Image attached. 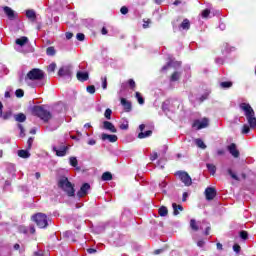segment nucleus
Masks as SVG:
<instances>
[{
  "label": "nucleus",
  "mask_w": 256,
  "mask_h": 256,
  "mask_svg": "<svg viewBox=\"0 0 256 256\" xmlns=\"http://www.w3.org/2000/svg\"><path fill=\"white\" fill-rule=\"evenodd\" d=\"M45 79V72L39 68H33L25 76V83L29 85L30 81H43Z\"/></svg>",
  "instance_id": "1"
},
{
  "label": "nucleus",
  "mask_w": 256,
  "mask_h": 256,
  "mask_svg": "<svg viewBox=\"0 0 256 256\" xmlns=\"http://www.w3.org/2000/svg\"><path fill=\"white\" fill-rule=\"evenodd\" d=\"M58 187L63 189L65 193H67L68 197H73L75 195V188L73 187V184L69 182L67 177H61L58 180Z\"/></svg>",
  "instance_id": "2"
},
{
  "label": "nucleus",
  "mask_w": 256,
  "mask_h": 256,
  "mask_svg": "<svg viewBox=\"0 0 256 256\" xmlns=\"http://www.w3.org/2000/svg\"><path fill=\"white\" fill-rule=\"evenodd\" d=\"M33 113L37 117H40L45 123H47V121H49V119L52 117L51 112L47 111V109H45L43 106H35L33 108Z\"/></svg>",
  "instance_id": "3"
},
{
  "label": "nucleus",
  "mask_w": 256,
  "mask_h": 256,
  "mask_svg": "<svg viewBox=\"0 0 256 256\" xmlns=\"http://www.w3.org/2000/svg\"><path fill=\"white\" fill-rule=\"evenodd\" d=\"M33 221L40 229H45L49 226V218L43 213H38L32 217Z\"/></svg>",
  "instance_id": "4"
},
{
  "label": "nucleus",
  "mask_w": 256,
  "mask_h": 256,
  "mask_svg": "<svg viewBox=\"0 0 256 256\" xmlns=\"http://www.w3.org/2000/svg\"><path fill=\"white\" fill-rule=\"evenodd\" d=\"M176 175L177 177H179L180 181H182V183H184L186 187H191V185L193 184V180L191 179V176H189L187 172L178 171Z\"/></svg>",
  "instance_id": "5"
},
{
  "label": "nucleus",
  "mask_w": 256,
  "mask_h": 256,
  "mask_svg": "<svg viewBox=\"0 0 256 256\" xmlns=\"http://www.w3.org/2000/svg\"><path fill=\"white\" fill-rule=\"evenodd\" d=\"M240 109L242 111H244V115L246 117V119L248 117H253V115H255V111L253 110V107H251L250 104H247V103H241L240 104Z\"/></svg>",
  "instance_id": "6"
},
{
  "label": "nucleus",
  "mask_w": 256,
  "mask_h": 256,
  "mask_svg": "<svg viewBox=\"0 0 256 256\" xmlns=\"http://www.w3.org/2000/svg\"><path fill=\"white\" fill-rule=\"evenodd\" d=\"M71 75H73V72H71L69 66H63L58 71V77H63V79H71Z\"/></svg>",
  "instance_id": "7"
},
{
  "label": "nucleus",
  "mask_w": 256,
  "mask_h": 256,
  "mask_svg": "<svg viewBox=\"0 0 256 256\" xmlns=\"http://www.w3.org/2000/svg\"><path fill=\"white\" fill-rule=\"evenodd\" d=\"M192 127L194 129H205L206 127H209V119L203 118L202 120H195Z\"/></svg>",
  "instance_id": "8"
},
{
  "label": "nucleus",
  "mask_w": 256,
  "mask_h": 256,
  "mask_svg": "<svg viewBox=\"0 0 256 256\" xmlns=\"http://www.w3.org/2000/svg\"><path fill=\"white\" fill-rule=\"evenodd\" d=\"M52 149L54 152H56L57 157H65V155H67V150L69 149V146L61 144L59 148L57 146H53Z\"/></svg>",
  "instance_id": "9"
},
{
  "label": "nucleus",
  "mask_w": 256,
  "mask_h": 256,
  "mask_svg": "<svg viewBox=\"0 0 256 256\" xmlns=\"http://www.w3.org/2000/svg\"><path fill=\"white\" fill-rule=\"evenodd\" d=\"M215 195H217V191H215V188L208 187L205 190V196L207 201H213L215 199Z\"/></svg>",
  "instance_id": "10"
},
{
  "label": "nucleus",
  "mask_w": 256,
  "mask_h": 256,
  "mask_svg": "<svg viewBox=\"0 0 256 256\" xmlns=\"http://www.w3.org/2000/svg\"><path fill=\"white\" fill-rule=\"evenodd\" d=\"M89 189H91V185H89V183H85L81 186L80 190L77 193V196L79 198L81 197H85V195H87Z\"/></svg>",
  "instance_id": "11"
},
{
  "label": "nucleus",
  "mask_w": 256,
  "mask_h": 256,
  "mask_svg": "<svg viewBox=\"0 0 256 256\" xmlns=\"http://www.w3.org/2000/svg\"><path fill=\"white\" fill-rule=\"evenodd\" d=\"M103 129L110 131V133H117V128H115V125L109 121L103 122Z\"/></svg>",
  "instance_id": "12"
},
{
  "label": "nucleus",
  "mask_w": 256,
  "mask_h": 256,
  "mask_svg": "<svg viewBox=\"0 0 256 256\" xmlns=\"http://www.w3.org/2000/svg\"><path fill=\"white\" fill-rule=\"evenodd\" d=\"M101 139H102V141H109L110 143H116L118 138H117V135L103 133L101 135Z\"/></svg>",
  "instance_id": "13"
},
{
  "label": "nucleus",
  "mask_w": 256,
  "mask_h": 256,
  "mask_svg": "<svg viewBox=\"0 0 256 256\" xmlns=\"http://www.w3.org/2000/svg\"><path fill=\"white\" fill-rule=\"evenodd\" d=\"M4 13L7 15L8 19H15V11H13L9 6L4 7Z\"/></svg>",
  "instance_id": "14"
},
{
  "label": "nucleus",
  "mask_w": 256,
  "mask_h": 256,
  "mask_svg": "<svg viewBox=\"0 0 256 256\" xmlns=\"http://www.w3.org/2000/svg\"><path fill=\"white\" fill-rule=\"evenodd\" d=\"M228 151L232 154V157H239V150H237V146L235 144L228 146Z\"/></svg>",
  "instance_id": "15"
},
{
  "label": "nucleus",
  "mask_w": 256,
  "mask_h": 256,
  "mask_svg": "<svg viewBox=\"0 0 256 256\" xmlns=\"http://www.w3.org/2000/svg\"><path fill=\"white\" fill-rule=\"evenodd\" d=\"M76 77L78 81H87L89 79V73L88 72H77Z\"/></svg>",
  "instance_id": "16"
},
{
  "label": "nucleus",
  "mask_w": 256,
  "mask_h": 256,
  "mask_svg": "<svg viewBox=\"0 0 256 256\" xmlns=\"http://www.w3.org/2000/svg\"><path fill=\"white\" fill-rule=\"evenodd\" d=\"M169 67H181V62H175L173 60H171L170 62L167 63V65H165L162 68V71H167V69H169Z\"/></svg>",
  "instance_id": "17"
},
{
  "label": "nucleus",
  "mask_w": 256,
  "mask_h": 256,
  "mask_svg": "<svg viewBox=\"0 0 256 256\" xmlns=\"http://www.w3.org/2000/svg\"><path fill=\"white\" fill-rule=\"evenodd\" d=\"M14 119L18 123H25V121L27 120V116H25V114L23 113H19L14 116Z\"/></svg>",
  "instance_id": "18"
},
{
  "label": "nucleus",
  "mask_w": 256,
  "mask_h": 256,
  "mask_svg": "<svg viewBox=\"0 0 256 256\" xmlns=\"http://www.w3.org/2000/svg\"><path fill=\"white\" fill-rule=\"evenodd\" d=\"M246 119H247L251 129H256V118H255V115L248 116V118H246Z\"/></svg>",
  "instance_id": "19"
},
{
  "label": "nucleus",
  "mask_w": 256,
  "mask_h": 256,
  "mask_svg": "<svg viewBox=\"0 0 256 256\" xmlns=\"http://www.w3.org/2000/svg\"><path fill=\"white\" fill-rule=\"evenodd\" d=\"M26 43H29V38L25 36L16 39V45H19L20 47H23Z\"/></svg>",
  "instance_id": "20"
},
{
  "label": "nucleus",
  "mask_w": 256,
  "mask_h": 256,
  "mask_svg": "<svg viewBox=\"0 0 256 256\" xmlns=\"http://www.w3.org/2000/svg\"><path fill=\"white\" fill-rule=\"evenodd\" d=\"M121 105L124 106L125 111H131V102L125 98H121Z\"/></svg>",
  "instance_id": "21"
},
{
  "label": "nucleus",
  "mask_w": 256,
  "mask_h": 256,
  "mask_svg": "<svg viewBox=\"0 0 256 256\" xmlns=\"http://www.w3.org/2000/svg\"><path fill=\"white\" fill-rule=\"evenodd\" d=\"M151 135H153V131L151 130H147L146 132H140L138 134V139H145L147 137H151Z\"/></svg>",
  "instance_id": "22"
},
{
  "label": "nucleus",
  "mask_w": 256,
  "mask_h": 256,
  "mask_svg": "<svg viewBox=\"0 0 256 256\" xmlns=\"http://www.w3.org/2000/svg\"><path fill=\"white\" fill-rule=\"evenodd\" d=\"M206 167L211 175H215V173H217V166L214 164L208 163L206 164Z\"/></svg>",
  "instance_id": "23"
},
{
  "label": "nucleus",
  "mask_w": 256,
  "mask_h": 256,
  "mask_svg": "<svg viewBox=\"0 0 256 256\" xmlns=\"http://www.w3.org/2000/svg\"><path fill=\"white\" fill-rule=\"evenodd\" d=\"M69 163L72 167H75L77 169V171H79L81 168L77 167V165H79V162L77 161V157H70L69 158Z\"/></svg>",
  "instance_id": "24"
},
{
  "label": "nucleus",
  "mask_w": 256,
  "mask_h": 256,
  "mask_svg": "<svg viewBox=\"0 0 256 256\" xmlns=\"http://www.w3.org/2000/svg\"><path fill=\"white\" fill-rule=\"evenodd\" d=\"M18 156H20L22 159H29V157H31V154L27 150H19Z\"/></svg>",
  "instance_id": "25"
},
{
  "label": "nucleus",
  "mask_w": 256,
  "mask_h": 256,
  "mask_svg": "<svg viewBox=\"0 0 256 256\" xmlns=\"http://www.w3.org/2000/svg\"><path fill=\"white\" fill-rule=\"evenodd\" d=\"M158 213L160 217H167V215L169 214V210L167 209V207L162 206L159 208Z\"/></svg>",
  "instance_id": "26"
},
{
  "label": "nucleus",
  "mask_w": 256,
  "mask_h": 256,
  "mask_svg": "<svg viewBox=\"0 0 256 256\" xmlns=\"http://www.w3.org/2000/svg\"><path fill=\"white\" fill-rule=\"evenodd\" d=\"M26 17L28 19H31V21H35V19H37V15L35 14V12L33 10H27Z\"/></svg>",
  "instance_id": "27"
},
{
  "label": "nucleus",
  "mask_w": 256,
  "mask_h": 256,
  "mask_svg": "<svg viewBox=\"0 0 256 256\" xmlns=\"http://www.w3.org/2000/svg\"><path fill=\"white\" fill-rule=\"evenodd\" d=\"M220 87L222 89H231V87H233V82H231V81L221 82Z\"/></svg>",
  "instance_id": "28"
},
{
  "label": "nucleus",
  "mask_w": 256,
  "mask_h": 256,
  "mask_svg": "<svg viewBox=\"0 0 256 256\" xmlns=\"http://www.w3.org/2000/svg\"><path fill=\"white\" fill-rule=\"evenodd\" d=\"M180 27L184 30H189V28L191 27V23L189 22V19H184Z\"/></svg>",
  "instance_id": "29"
},
{
  "label": "nucleus",
  "mask_w": 256,
  "mask_h": 256,
  "mask_svg": "<svg viewBox=\"0 0 256 256\" xmlns=\"http://www.w3.org/2000/svg\"><path fill=\"white\" fill-rule=\"evenodd\" d=\"M174 215H179V211H183V206L177 205L175 203L172 204Z\"/></svg>",
  "instance_id": "30"
},
{
  "label": "nucleus",
  "mask_w": 256,
  "mask_h": 256,
  "mask_svg": "<svg viewBox=\"0 0 256 256\" xmlns=\"http://www.w3.org/2000/svg\"><path fill=\"white\" fill-rule=\"evenodd\" d=\"M113 179V175L110 172H104L102 174V181H111Z\"/></svg>",
  "instance_id": "31"
},
{
  "label": "nucleus",
  "mask_w": 256,
  "mask_h": 256,
  "mask_svg": "<svg viewBox=\"0 0 256 256\" xmlns=\"http://www.w3.org/2000/svg\"><path fill=\"white\" fill-rule=\"evenodd\" d=\"M195 143H196L197 147H199L200 149H207V145H205V142H203V140L196 139Z\"/></svg>",
  "instance_id": "32"
},
{
  "label": "nucleus",
  "mask_w": 256,
  "mask_h": 256,
  "mask_svg": "<svg viewBox=\"0 0 256 256\" xmlns=\"http://www.w3.org/2000/svg\"><path fill=\"white\" fill-rule=\"evenodd\" d=\"M12 115H13V112H11V110L6 111L2 114L1 119H3L4 121H7V119H11Z\"/></svg>",
  "instance_id": "33"
},
{
  "label": "nucleus",
  "mask_w": 256,
  "mask_h": 256,
  "mask_svg": "<svg viewBox=\"0 0 256 256\" xmlns=\"http://www.w3.org/2000/svg\"><path fill=\"white\" fill-rule=\"evenodd\" d=\"M190 227L193 231H199V226H197V221L195 219L190 220Z\"/></svg>",
  "instance_id": "34"
},
{
  "label": "nucleus",
  "mask_w": 256,
  "mask_h": 256,
  "mask_svg": "<svg viewBox=\"0 0 256 256\" xmlns=\"http://www.w3.org/2000/svg\"><path fill=\"white\" fill-rule=\"evenodd\" d=\"M227 173L230 175V177H232V179L239 181V176H237V174H235L231 168H228Z\"/></svg>",
  "instance_id": "35"
},
{
  "label": "nucleus",
  "mask_w": 256,
  "mask_h": 256,
  "mask_svg": "<svg viewBox=\"0 0 256 256\" xmlns=\"http://www.w3.org/2000/svg\"><path fill=\"white\" fill-rule=\"evenodd\" d=\"M55 69H57V64L53 62L48 66L47 71L48 73H55Z\"/></svg>",
  "instance_id": "36"
},
{
  "label": "nucleus",
  "mask_w": 256,
  "mask_h": 256,
  "mask_svg": "<svg viewBox=\"0 0 256 256\" xmlns=\"http://www.w3.org/2000/svg\"><path fill=\"white\" fill-rule=\"evenodd\" d=\"M180 78H181V73L174 72L170 78V81H179Z\"/></svg>",
  "instance_id": "37"
},
{
  "label": "nucleus",
  "mask_w": 256,
  "mask_h": 256,
  "mask_svg": "<svg viewBox=\"0 0 256 256\" xmlns=\"http://www.w3.org/2000/svg\"><path fill=\"white\" fill-rule=\"evenodd\" d=\"M46 55L53 57V55H55V48L53 46L48 47L46 49Z\"/></svg>",
  "instance_id": "38"
},
{
  "label": "nucleus",
  "mask_w": 256,
  "mask_h": 256,
  "mask_svg": "<svg viewBox=\"0 0 256 256\" xmlns=\"http://www.w3.org/2000/svg\"><path fill=\"white\" fill-rule=\"evenodd\" d=\"M209 15H211V10H209V9H205V10H203L202 13H201V17H202L203 19H208V18H209Z\"/></svg>",
  "instance_id": "39"
},
{
  "label": "nucleus",
  "mask_w": 256,
  "mask_h": 256,
  "mask_svg": "<svg viewBox=\"0 0 256 256\" xmlns=\"http://www.w3.org/2000/svg\"><path fill=\"white\" fill-rule=\"evenodd\" d=\"M136 99H137L139 105H143L145 103L143 96H141V93H139V92H136Z\"/></svg>",
  "instance_id": "40"
},
{
  "label": "nucleus",
  "mask_w": 256,
  "mask_h": 256,
  "mask_svg": "<svg viewBox=\"0 0 256 256\" xmlns=\"http://www.w3.org/2000/svg\"><path fill=\"white\" fill-rule=\"evenodd\" d=\"M113 113V111L110 109V108H107L105 113H104V116L110 120L111 119V114Z\"/></svg>",
  "instance_id": "41"
},
{
  "label": "nucleus",
  "mask_w": 256,
  "mask_h": 256,
  "mask_svg": "<svg viewBox=\"0 0 256 256\" xmlns=\"http://www.w3.org/2000/svg\"><path fill=\"white\" fill-rule=\"evenodd\" d=\"M240 237L241 239H243L244 241L248 239L249 234L247 233V231H241L240 232Z\"/></svg>",
  "instance_id": "42"
},
{
  "label": "nucleus",
  "mask_w": 256,
  "mask_h": 256,
  "mask_svg": "<svg viewBox=\"0 0 256 256\" xmlns=\"http://www.w3.org/2000/svg\"><path fill=\"white\" fill-rule=\"evenodd\" d=\"M16 97L21 98L25 95V92L21 89L16 90L15 92Z\"/></svg>",
  "instance_id": "43"
},
{
  "label": "nucleus",
  "mask_w": 256,
  "mask_h": 256,
  "mask_svg": "<svg viewBox=\"0 0 256 256\" xmlns=\"http://www.w3.org/2000/svg\"><path fill=\"white\" fill-rule=\"evenodd\" d=\"M250 131H251V129L249 128V125L244 124V125H243V128H242V133H243V134H247V133H249Z\"/></svg>",
  "instance_id": "44"
},
{
  "label": "nucleus",
  "mask_w": 256,
  "mask_h": 256,
  "mask_svg": "<svg viewBox=\"0 0 256 256\" xmlns=\"http://www.w3.org/2000/svg\"><path fill=\"white\" fill-rule=\"evenodd\" d=\"M102 81V88L107 89V76L101 78Z\"/></svg>",
  "instance_id": "45"
},
{
  "label": "nucleus",
  "mask_w": 256,
  "mask_h": 256,
  "mask_svg": "<svg viewBox=\"0 0 256 256\" xmlns=\"http://www.w3.org/2000/svg\"><path fill=\"white\" fill-rule=\"evenodd\" d=\"M86 89H87V92L90 93V95H93L95 93V86L93 85L88 86Z\"/></svg>",
  "instance_id": "46"
},
{
  "label": "nucleus",
  "mask_w": 256,
  "mask_h": 256,
  "mask_svg": "<svg viewBox=\"0 0 256 256\" xmlns=\"http://www.w3.org/2000/svg\"><path fill=\"white\" fill-rule=\"evenodd\" d=\"M76 39H77L78 41H85V34H83V33H78V34L76 35Z\"/></svg>",
  "instance_id": "47"
},
{
  "label": "nucleus",
  "mask_w": 256,
  "mask_h": 256,
  "mask_svg": "<svg viewBox=\"0 0 256 256\" xmlns=\"http://www.w3.org/2000/svg\"><path fill=\"white\" fill-rule=\"evenodd\" d=\"M18 129H20V137H25V128H23V125L19 124Z\"/></svg>",
  "instance_id": "48"
},
{
  "label": "nucleus",
  "mask_w": 256,
  "mask_h": 256,
  "mask_svg": "<svg viewBox=\"0 0 256 256\" xmlns=\"http://www.w3.org/2000/svg\"><path fill=\"white\" fill-rule=\"evenodd\" d=\"M233 251L235 253H240L241 252V246H239V244H234Z\"/></svg>",
  "instance_id": "49"
},
{
  "label": "nucleus",
  "mask_w": 256,
  "mask_h": 256,
  "mask_svg": "<svg viewBox=\"0 0 256 256\" xmlns=\"http://www.w3.org/2000/svg\"><path fill=\"white\" fill-rule=\"evenodd\" d=\"M128 85L129 87H131V89H135L136 87L135 80L133 79L128 80Z\"/></svg>",
  "instance_id": "50"
},
{
  "label": "nucleus",
  "mask_w": 256,
  "mask_h": 256,
  "mask_svg": "<svg viewBox=\"0 0 256 256\" xmlns=\"http://www.w3.org/2000/svg\"><path fill=\"white\" fill-rule=\"evenodd\" d=\"M120 13H122V15H127V13H129V9L125 6H123L121 9H120Z\"/></svg>",
  "instance_id": "51"
},
{
  "label": "nucleus",
  "mask_w": 256,
  "mask_h": 256,
  "mask_svg": "<svg viewBox=\"0 0 256 256\" xmlns=\"http://www.w3.org/2000/svg\"><path fill=\"white\" fill-rule=\"evenodd\" d=\"M120 129H122V130H127V129H129V123H122L121 125H120Z\"/></svg>",
  "instance_id": "52"
},
{
  "label": "nucleus",
  "mask_w": 256,
  "mask_h": 256,
  "mask_svg": "<svg viewBox=\"0 0 256 256\" xmlns=\"http://www.w3.org/2000/svg\"><path fill=\"white\" fill-rule=\"evenodd\" d=\"M157 157H158L157 152H153V153L151 154V156H150V160H151V161H155V159H157Z\"/></svg>",
  "instance_id": "53"
},
{
  "label": "nucleus",
  "mask_w": 256,
  "mask_h": 256,
  "mask_svg": "<svg viewBox=\"0 0 256 256\" xmlns=\"http://www.w3.org/2000/svg\"><path fill=\"white\" fill-rule=\"evenodd\" d=\"M27 145H28V149H31L32 145H33V138H29L27 141Z\"/></svg>",
  "instance_id": "54"
},
{
  "label": "nucleus",
  "mask_w": 256,
  "mask_h": 256,
  "mask_svg": "<svg viewBox=\"0 0 256 256\" xmlns=\"http://www.w3.org/2000/svg\"><path fill=\"white\" fill-rule=\"evenodd\" d=\"M87 253H89L90 255H93V253H97V250L93 248H89L87 249Z\"/></svg>",
  "instance_id": "55"
},
{
  "label": "nucleus",
  "mask_w": 256,
  "mask_h": 256,
  "mask_svg": "<svg viewBox=\"0 0 256 256\" xmlns=\"http://www.w3.org/2000/svg\"><path fill=\"white\" fill-rule=\"evenodd\" d=\"M159 187L160 189H165V187H167V183L165 181H162L160 184H159Z\"/></svg>",
  "instance_id": "56"
},
{
  "label": "nucleus",
  "mask_w": 256,
  "mask_h": 256,
  "mask_svg": "<svg viewBox=\"0 0 256 256\" xmlns=\"http://www.w3.org/2000/svg\"><path fill=\"white\" fill-rule=\"evenodd\" d=\"M66 39H73V33H71V32H67L66 33Z\"/></svg>",
  "instance_id": "57"
},
{
  "label": "nucleus",
  "mask_w": 256,
  "mask_h": 256,
  "mask_svg": "<svg viewBox=\"0 0 256 256\" xmlns=\"http://www.w3.org/2000/svg\"><path fill=\"white\" fill-rule=\"evenodd\" d=\"M150 23H151L150 20L144 21L143 28H144V29H147V27H149V24H150Z\"/></svg>",
  "instance_id": "58"
},
{
  "label": "nucleus",
  "mask_w": 256,
  "mask_h": 256,
  "mask_svg": "<svg viewBox=\"0 0 256 256\" xmlns=\"http://www.w3.org/2000/svg\"><path fill=\"white\" fill-rule=\"evenodd\" d=\"M197 245H198V247H203V246L205 245V241L199 240V241L197 242Z\"/></svg>",
  "instance_id": "59"
},
{
  "label": "nucleus",
  "mask_w": 256,
  "mask_h": 256,
  "mask_svg": "<svg viewBox=\"0 0 256 256\" xmlns=\"http://www.w3.org/2000/svg\"><path fill=\"white\" fill-rule=\"evenodd\" d=\"M97 143V141H95V139H90L88 141V145H95Z\"/></svg>",
  "instance_id": "60"
},
{
  "label": "nucleus",
  "mask_w": 256,
  "mask_h": 256,
  "mask_svg": "<svg viewBox=\"0 0 256 256\" xmlns=\"http://www.w3.org/2000/svg\"><path fill=\"white\" fill-rule=\"evenodd\" d=\"M216 247H217V249H218L219 251L223 250V244H221V243H217V244H216Z\"/></svg>",
  "instance_id": "61"
},
{
  "label": "nucleus",
  "mask_w": 256,
  "mask_h": 256,
  "mask_svg": "<svg viewBox=\"0 0 256 256\" xmlns=\"http://www.w3.org/2000/svg\"><path fill=\"white\" fill-rule=\"evenodd\" d=\"M101 33L102 35H107V28L103 27Z\"/></svg>",
  "instance_id": "62"
},
{
  "label": "nucleus",
  "mask_w": 256,
  "mask_h": 256,
  "mask_svg": "<svg viewBox=\"0 0 256 256\" xmlns=\"http://www.w3.org/2000/svg\"><path fill=\"white\" fill-rule=\"evenodd\" d=\"M217 155H225V150H218Z\"/></svg>",
  "instance_id": "63"
},
{
  "label": "nucleus",
  "mask_w": 256,
  "mask_h": 256,
  "mask_svg": "<svg viewBox=\"0 0 256 256\" xmlns=\"http://www.w3.org/2000/svg\"><path fill=\"white\" fill-rule=\"evenodd\" d=\"M35 256H43V253H41V252H35Z\"/></svg>",
  "instance_id": "64"
}]
</instances>
